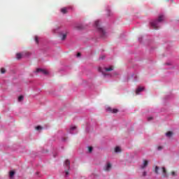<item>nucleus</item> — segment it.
<instances>
[{
  "instance_id": "obj_1",
  "label": "nucleus",
  "mask_w": 179,
  "mask_h": 179,
  "mask_svg": "<svg viewBox=\"0 0 179 179\" xmlns=\"http://www.w3.org/2000/svg\"><path fill=\"white\" fill-rule=\"evenodd\" d=\"M164 20V15H160L158 17L157 20L152 21L150 22L151 27L155 29V30H157L159 29V23H162Z\"/></svg>"
},
{
  "instance_id": "obj_2",
  "label": "nucleus",
  "mask_w": 179,
  "mask_h": 179,
  "mask_svg": "<svg viewBox=\"0 0 179 179\" xmlns=\"http://www.w3.org/2000/svg\"><path fill=\"white\" fill-rule=\"evenodd\" d=\"M95 27L99 30V33H101V37H103L104 34H106V31H104V29L101 27H100V21L96 20L95 21Z\"/></svg>"
},
{
  "instance_id": "obj_3",
  "label": "nucleus",
  "mask_w": 179,
  "mask_h": 179,
  "mask_svg": "<svg viewBox=\"0 0 179 179\" xmlns=\"http://www.w3.org/2000/svg\"><path fill=\"white\" fill-rule=\"evenodd\" d=\"M66 36H68V31H61L59 32V37L61 38V40L64 41L66 38Z\"/></svg>"
},
{
  "instance_id": "obj_4",
  "label": "nucleus",
  "mask_w": 179,
  "mask_h": 179,
  "mask_svg": "<svg viewBox=\"0 0 179 179\" xmlns=\"http://www.w3.org/2000/svg\"><path fill=\"white\" fill-rule=\"evenodd\" d=\"M36 73H38V72H41V73H43V75H47L48 73V71L43 69H36Z\"/></svg>"
},
{
  "instance_id": "obj_5",
  "label": "nucleus",
  "mask_w": 179,
  "mask_h": 179,
  "mask_svg": "<svg viewBox=\"0 0 179 179\" xmlns=\"http://www.w3.org/2000/svg\"><path fill=\"white\" fill-rule=\"evenodd\" d=\"M103 170L105 171H110V170H111V164L108 162L106 166L103 168Z\"/></svg>"
},
{
  "instance_id": "obj_6",
  "label": "nucleus",
  "mask_w": 179,
  "mask_h": 179,
  "mask_svg": "<svg viewBox=\"0 0 179 179\" xmlns=\"http://www.w3.org/2000/svg\"><path fill=\"white\" fill-rule=\"evenodd\" d=\"M148 164H149V161L148 160H144L143 164L141 166V169H146V167H148Z\"/></svg>"
},
{
  "instance_id": "obj_7",
  "label": "nucleus",
  "mask_w": 179,
  "mask_h": 179,
  "mask_svg": "<svg viewBox=\"0 0 179 179\" xmlns=\"http://www.w3.org/2000/svg\"><path fill=\"white\" fill-rule=\"evenodd\" d=\"M107 111H109L110 113H113V114H116V113L118 111V109H113L110 107L107 108Z\"/></svg>"
},
{
  "instance_id": "obj_8",
  "label": "nucleus",
  "mask_w": 179,
  "mask_h": 179,
  "mask_svg": "<svg viewBox=\"0 0 179 179\" xmlns=\"http://www.w3.org/2000/svg\"><path fill=\"white\" fill-rule=\"evenodd\" d=\"M64 166L65 167H67V169H70V166H71V162L69 161V159H66L64 162Z\"/></svg>"
},
{
  "instance_id": "obj_9",
  "label": "nucleus",
  "mask_w": 179,
  "mask_h": 179,
  "mask_svg": "<svg viewBox=\"0 0 179 179\" xmlns=\"http://www.w3.org/2000/svg\"><path fill=\"white\" fill-rule=\"evenodd\" d=\"M162 173H163V177H169L167 175V170H166V168L162 167Z\"/></svg>"
},
{
  "instance_id": "obj_10",
  "label": "nucleus",
  "mask_w": 179,
  "mask_h": 179,
  "mask_svg": "<svg viewBox=\"0 0 179 179\" xmlns=\"http://www.w3.org/2000/svg\"><path fill=\"white\" fill-rule=\"evenodd\" d=\"M22 57H23V54H22V53H17L16 54L17 59H22Z\"/></svg>"
},
{
  "instance_id": "obj_11",
  "label": "nucleus",
  "mask_w": 179,
  "mask_h": 179,
  "mask_svg": "<svg viewBox=\"0 0 179 179\" xmlns=\"http://www.w3.org/2000/svg\"><path fill=\"white\" fill-rule=\"evenodd\" d=\"M143 90V87H138L136 90V94H139V93H141V92H142Z\"/></svg>"
},
{
  "instance_id": "obj_12",
  "label": "nucleus",
  "mask_w": 179,
  "mask_h": 179,
  "mask_svg": "<svg viewBox=\"0 0 179 179\" xmlns=\"http://www.w3.org/2000/svg\"><path fill=\"white\" fill-rule=\"evenodd\" d=\"M61 12L62 13H63V15H65L66 13H68V10L66 9V8H62L61 9Z\"/></svg>"
},
{
  "instance_id": "obj_13",
  "label": "nucleus",
  "mask_w": 179,
  "mask_h": 179,
  "mask_svg": "<svg viewBox=\"0 0 179 179\" xmlns=\"http://www.w3.org/2000/svg\"><path fill=\"white\" fill-rule=\"evenodd\" d=\"M173 136V131H168L166 133V136H168V138H170Z\"/></svg>"
},
{
  "instance_id": "obj_14",
  "label": "nucleus",
  "mask_w": 179,
  "mask_h": 179,
  "mask_svg": "<svg viewBox=\"0 0 179 179\" xmlns=\"http://www.w3.org/2000/svg\"><path fill=\"white\" fill-rule=\"evenodd\" d=\"M113 66H110V67H108V68H106V69H105V71H106V72H110V71H113Z\"/></svg>"
},
{
  "instance_id": "obj_15",
  "label": "nucleus",
  "mask_w": 179,
  "mask_h": 179,
  "mask_svg": "<svg viewBox=\"0 0 179 179\" xmlns=\"http://www.w3.org/2000/svg\"><path fill=\"white\" fill-rule=\"evenodd\" d=\"M115 152L116 153H119L120 152H121V148H120V147H116V148H115Z\"/></svg>"
},
{
  "instance_id": "obj_16",
  "label": "nucleus",
  "mask_w": 179,
  "mask_h": 179,
  "mask_svg": "<svg viewBox=\"0 0 179 179\" xmlns=\"http://www.w3.org/2000/svg\"><path fill=\"white\" fill-rule=\"evenodd\" d=\"M155 173L159 174V166H155Z\"/></svg>"
},
{
  "instance_id": "obj_17",
  "label": "nucleus",
  "mask_w": 179,
  "mask_h": 179,
  "mask_svg": "<svg viewBox=\"0 0 179 179\" xmlns=\"http://www.w3.org/2000/svg\"><path fill=\"white\" fill-rule=\"evenodd\" d=\"M13 176H15V171H10V177L12 178L13 177Z\"/></svg>"
},
{
  "instance_id": "obj_18",
  "label": "nucleus",
  "mask_w": 179,
  "mask_h": 179,
  "mask_svg": "<svg viewBox=\"0 0 179 179\" xmlns=\"http://www.w3.org/2000/svg\"><path fill=\"white\" fill-rule=\"evenodd\" d=\"M88 152L92 153V152H93V147H88Z\"/></svg>"
},
{
  "instance_id": "obj_19",
  "label": "nucleus",
  "mask_w": 179,
  "mask_h": 179,
  "mask_svg": "<svg viewBox=\"0 0 179 179\" xmlns=\"http://www.w3.org/2000/svg\"><path fill=\"white\" fill-rule=\"evenodd\" d=\"M23 99H24V96H20L19 97H18V101H22V100H23Z\"/></svg>"
},
{
  "instance_id": "obj_20",
  "label": "nucleus",
  "mask_w": 179,
  "mask_h": 179,
  "mask_svg": "<svg viewBox=\"0 0 179 179\" xmlns=\"http://www.w3.org/2000/svg\"><path fill=\"white\" fill-rule=\"evenodd\" d=\"M35 41L36 44H38V36H35Z\"/></svg>"
},
{
  "instance_id": "obj_21",
  "label": "nucleus",
  "mask_w": 179,
  "mask_h": 179,
  "mask_svg": "<svg viewBox=\"0 0 179 179\" xmlns=\"http://www.w3.org/2000/svg\"><path fill=\"white\" fill-rule=\"evenodd\" d=\"M36 131H40V129H42V127L41 126H38L36 127Z\"/></svg>"
},
{
  "instance_id": "obj_22",
  "label": "nucleus",
  "mask_w": 179,
  "mask_h": 179,
  "mask_svg": "<svg viewBox=\"0 0 179 179\" xmlns=\"http://www.w3.org/2000/svg\"><path fill=\"white\" fill-rule=\"evenodd\" d=\"M5 72H6V70H5V69L3 68V69H1V73H5Z\"/></svg>"
},
{
  "instance_id": "obj_23",
  "label": "nucleus",
  "mask_w": 179,
  "mask_h": 179,
  "mask_svg": "<svg viewBox=\"0 0 179 179\" xmlns=\"http://www.w3.org/2000/svg\"><path fill=\"white\" fill-rule=\"evenodd\" d=\"M171 176H173V177H176V176H177V173H176V172H174V171H172Z\"/></svg>"
},
{
  "instance_id": "obj_24",
  "label": "nucleus",
  "mask_w": 179,
  "mask_h": 179,
  "mask_svg": "<svg viewBox=\"0 0 179 179\" xmlns=\"http://www.w3.org/2000/svg\"><path fill=\"white\" fill-rule=\"evenodd\" d=\"M75 129H76V127L75 126H73V127H71L70 128V130H71V131H73V130H75Z\"/></svg>"
},
{
  "instance_id": "obj_25",
  "label": "nucleus",
  "mask_w": 179,
  "mask_h": 179,
  "mask_svg": "<svg viewBox=\"0 0 179 179\" xmlns=\"http://www.w3.org/2000/svg\"><path fill=\"white\" fill-rule=\"evenodd\" d=\"M148 121H152V120H153V117H149L148 118Z\"/></svg>"
},
{
  "instance_id": "obj_26",
  "label": "nucleus",
  "mask_w": 179,
  "mask_h": 179,
  "mask_svg": "<svg viewBox=\"0 0 179 179\" xmlns=\"http://www.w3.org/2000/svg\"><path fill=\"white\" fill-rule=\"evenodd\" d=\"M157 149H158V150H162V149H163V147L159 146V147L157 148Z\"/></svg>"
},
{
  "instance_id": "obj_27",
  "label": "nucleus",
  "mask_w": 179,
  "mask_h": 179,
  "mask_svg": "<svg viewBox=\"0 0 179 179\" xmlns=\"http://www.w3.org/2000/svg\"><path fill=\"white\" fill-rule=\"evenodd\" d=\"M65 173H66V176H69V171H65Z\"/></svg>"
},
{
  "instance_id": "obj_28",
  "label": "nucleus",
  "mask_w": 179,
  "mask_h": 179,
  "mask_svg": "<svg viewBox=\"0 0 179 179\" xmlns=\"http://www.w3.org/2000/svg\"><path fill=\"white\" fill-rule=\"evenodd\" d=\"M80 55H81L80 52H78V53H77V57H80Z\"/></svg>"
},
{
  "instance_id": "obj_29",
  "label": "nucleus",
  "mask_w": 179,
  "mask_h": 179,
  "mask_svg": "<svg viewBox=\"0 0 179 179\" xmlns=\"http://www.w3.org/2000/svg\"><path fill=\"white\" fill-rule=\"evenodd\" d=\"M77 29H78V30H80V29H83V27H77Z\"/></svg>"
},
{
  "instance_id": "obj_30",
  "label": "nucleus",
  "mask_w": 179,
  "mask_h": 179,
  "mask_svg": "<svg viewBox=\"0 0 179 179\" xmlns=\"http://www.w3.org/2000/svg\"><path fill=\"white\" fill-rule=\"evenodd\" d=\"M143 176H146V172H143Z\"/></svg>"
},
{
  "instance_id": "obj_31",
  "label": "nucleus",
  "mask_w": 179,
  "mask_h": 179,
  "mask_svg": "<svg viewBox=\"0 0 179 179\" xmlns=\"http://www.w3.org/2000/svg\"><path fill=\"white\" fill-rule=\"evenodd\" d=\"M101 59H104V56H103L102 57H101Z\"/></svg>"
},
{
  "instance_id": "obj_32",
  "label": "nucleus",
  "mask_w": 179,
  "mask_h": 179,
  "mask_svg": "<svg viewBox=\"0 0 179 179\" xmlns=\"http://www.w3.org/2000/svg\"><path fill=\"white\" fill-rule=\"evenodd\" d=\"M167 1H170V0H167Z\"/></svg>"
}]
</instances>
